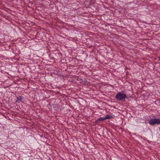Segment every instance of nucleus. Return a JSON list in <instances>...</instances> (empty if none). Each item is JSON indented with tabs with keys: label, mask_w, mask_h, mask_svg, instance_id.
<instances>
[{
	"label": "nucleus",
	"mask_w": 160,
	"mask_h": 160,
	"mask_svg": "<svg viewBox=\"0 0 160 160\" xmlns=\"http://www.w3.org/2000/svg\"><path fill=\"white\" fill-rule=\"evenodd\" d=\"M126 97L125 94L122 93V92H118L115 96V98L119 101H121L125 99Z\"/></svg>",
	"instance_id": "nucleus-1"
},
{
	"label": "nucleus",
	"mask_w": 160,
	"mask_h": 160,
	"mask_svg": "<svg viewBox=\"0 0 160 160\" xmlns=\"http://www.w3.org/2000/svg\"><path fill=\"white\" fill-rule=\"evenodd\" d=\"M148 123L151 125H154L156 124H160V119L158 118H153L150 119Z\"/></svg>",
	"instance_id": "nucleus-2"
},
{
	"label": "nucleus",
	"mask_w": 160,
	"mask_h": 160,
	"mask_svg": "<svg viewBox=\"0 0 160 160\" xmlns=\"http://www.w3.org/2000/svg\"><path fill=\"white\" fill-rule=\"evenodd\" d=\"M24 97L21 96H19L17 97V99L16 100V102H19L22 101Z\"/></svg>",
	"instance_id": "nucleus-3"
},
{
	"label": "nucleus",
	"mask_w": 160,
	"mask_h": 160,
	"mask_svg": "<svg viewBox=\"0 0 160 160\" xmlns=\"http://www.w3.org/2000/svg\"><path fill=\"white\" fill-rule=\"evenodd\" d=\"M105 120V119L104 118V117H100L98 119H97L95 122L96 123H98L100 121H104Z\"/></svg>",
	"instance_id": "nucleus-4"
},
{
	"label": "nucleus",
	"mask_w": 160,
	"mask_h": 160,
	"mask_svg": "<svg viewBox=\"0 0 160 160\" xmlns=\"http://www.w3.org/2000/svg\"><path fill=\"white\" fill-rule=\"evenodd\" d=\"M112 117H113L112 115H107L104 117V118L105 119V120L107 119H111Z\"/></svg>",
	"instance_id": "nucleus-5"
},
{
	"label": "nucleus",
	"mask_w": 160,
	"mask_h": 160,
	"mask_svg": "<svg viewBox=\"0 0 160 160\" xmlns=\"http://www.w3.org/2000/svg\"><path fill=\"white\" fill-rule=\"evenodd\" d=\"M159 136H160V134L159 135Z\"/></svg>",
	"instance_id": "nucleus-6"
}]
</instances>
